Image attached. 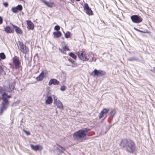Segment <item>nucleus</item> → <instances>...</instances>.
Listing matches in <instances>:
<instances>
[{"mask_svg": "<svg viewBox=\"0 0 155 155\" xmlns=\"http://www.w3.org/2000/svg\"><path fill=\"white\" fill-rule=\"evenodd\" d=\"M26 23L27 25H28V29L32 30L34 29V24L31 21H27Z\"/></svg>", "mask_w": 155, "mask_h": 155, "instance_id": "nucleus-18", "label": "nucleus"}, {"mask_svg": "<svg viewBox=\"0 0 155 155\" xmlns=\"http://www.w3.org/2000/svg\"><path fill=\"white\" fill-rule=\"evenodd\" d=\"M48 74V71L46 69L42 71L40 74L36 78V80L40 81L43 80L44 78Z\"/></svg>", "mask_w": 155, "mask_h": 155, "instance_id": "nucleus-7", "label": "nucleus"}, {"mask_svg": "<svg viewBox=\"0 0 155 155\" xmlns=\"http://www.w3.org/2000/svg\"><path fill=\"white\" fill-rule=\"evenodd\" d=\"M3 22V19L0 16V25L2 24Z\"/></svg>", "mask_w": 155, "mask_h": 155, "instance_id": "nucleus-32", "label": "nucleus"}, {"mask_svg": "<svg viewBox=\"0 0 155 155\" xmlns=\"http://www.w3.org/2000/svg\"><path fill=\"white\" fill-rule=\"evenodd\" d=\"M17 46L18 49L23 54H26L28 52V48L22 42L19 41Z\"/></svg>", "mask_w": 155, "mask_h": 155, "instance_id": "nucleus-5", "label": "nucleus"}, {"mask_svg": "<svg viewBox=\"0 0 155 155\" xmlns=\"http://www.w3.org/2000/svg\"><path fill=\"white\" fill-rule=\"evenodd\" d=\"M120 145L126 147L127 151L130 153H133L137 150L135 144L133 140L124 139L121 140Z\"/></svg>", "mask_w": 155, "mask_h": 155, "instance_id": "nucleus-2", "label": "nucleus"}, {"mask_svg": "<svg viewBox=\"0 0 155 155\" xmlns=\"http://www.w3.org/2000/svg\"><path fill=\"white\" fill-rule=\"evenodd\" d=\"M0 57L1 59H4L5 58L6 56L5 54L2 52L0 54Z\"/></svg>", "mask_w": 155, "mask_h": 155, "instance_id": "nucleus-27", "label": "nucleus"}, {"mask_svg": "<svg viewBox=\"0 0 155 155\" xmlns=\"http://www.w3.org/2000/svg\"><path fill=\"white\" fill-rule=\"evenodd\" d=\"M130 18L134 23H139L142 21L143 19L140 16L137 15H134L131 16Z\"/></svg>", "mask_w": 155, "mask_h": 155, "instance_id": "nucleus-8", "label": "nucleus"}, {"mask_svg": "<svg viewBox=\"0 0 155 155\" xmlns=\"http://www.w3.org/2000/svg\"><path fill=\"white\" fill-rule=\"evenodd\" d=\"M30 146L31 149L35 151H37L39 150H41L42 149V147L39 145H37L35 146L31 144Z\"/></svg>", "mask_w": 155, "mask_h": 155, "instance_id": "nucleus-17", "label": "nucleus"}, {"mask_svg": "<svg viewBox=\"0 0 155 155\" xmlns=\"http://www.w3.org/2000/svg\"><path fill=\"white\" fill-rule=\"evenodd\" d=\"M54 37L55 38H58L61 37L62 35L61 33L59 31L54 32L53 33Z\"/></svg>", "mask_w": 155, "mask_h": 155, "instance_id": "nucleus-21", "label": "nucleus"}, {"mask_svg": "<svg viewBox=\"0 0 155 155\" xmlns=\"http://www.w3.org/2000/svg\"><path fill=\"white\" fill-rule=\"evenodd\" d=\"M23 131L27 135H30V132L27 131L25 130H23Z\"/></svg>", "mask_w": 155, "mask_h": 155, "instance_id": "nucleus-30", "label": "nucleus"}, {"mask_svg": "<svg viewBox=\"0 0 155 155\" xmlns=\"http://www.w3.org/2000/svg\"><path fill=\"white\" fill-rule=\"evenodd\" d=\"M59 50L60 52L64 54H66V51H69L70 49L69 47L67 45H64L63 46L62 48L61 49L59 48Z\"/></svg>", "mask_w": 155, "mask_h": 155, "instance_id": "nucleus-16", "label": "nucleus"}, {"mask_svg": "<svg viewBox=\"0 0 155 155\" xmlns=\"http://www.w3.org/2000/svg\"><path fill=\"white\" fill-rule=\"evenodd\" d=\"M69 55L74 59L76 60L77 59V57L76 55L72 52L69 53Z\"/></svg>", "mask_w": 155, "mask_h": 155, "instance_id": "nucleus-23", "label": "nucleus"}, {"mask_svg": "<svg viewBox=\"0 0 155 155\" xmlns=\"http://www.w3.org/2000/svg\"><path fill=\"white\" fill-rule=\"evenodd\" d=\"M15 87L12 84H10L9 86V91H11L14 89Z\"/></svg>", "mask_w": 155, "mask_h": 155, "instance_id": "nucleus-26", "label": "nucleus"}, {"mask_svg": "<svg viewBox=\"0 0 155 155\" xmlns=\"http://www.w3.org/2000/svg\"><path fill=\"white\" fill-rule=\"evenodd\" d=\"M134 29H135V30H137V31H139V32H142V31L140 30L137 29H136V28H134Z\"/></svg>", "mask_w": 155, "mask_h": 155, "instance_id": "nucleus-39", "label": "nucleus"}, {"mask_svg": "<svg viewBox=\"0 0 155 155\" xmlns=\"http://www.w3.org/2000/svg\"><path fill=\"white\" fill-rule=\"evenodd\" d=\"M4 31L7 33H13L14 32V30L13 29H11V28L9 26L5 28Z\"/></svg>", "mask_w": 155, "mask_h": 155, "instance_id": "nucleus-19", "label": "nucleus"}, {"mask_svg": "<svg viewBox=\"0 0 155 155\" xmlns=\"http://www.w3.org/2000/svg\"><path fill=\"white\" fill-rule=\"evenodd\" d=\"M5 7H7L8 6V3L7 2H5L3 3Z\"/></svg>", "mask_w": 155, "mask_h": 155, "instance_id": "nucleus-34", "label": "nucleus"}, {"mask_svg": "<svg viewBox=\"0 0 155 155\" xmlns=\"http://www.w3.org/2000/svg\"><path fill=\"white\" fill-rule=\"evenodd\" d=\"M81 0H76L77 1H80Z\"/></svg>", "mask_w": 155, "mask_h": 155, "instance_id": "nucleus-41", "label": "nucleus"}, {"mask_svg": "<svg viewBox=\"0 0 155 155\" xmlns=\"http://www.w3.org/2000/svg\"><path fill=\"white\" fill-rule=\"evenodd\" d=\"M84 9L85 11L89 15H92L93 14L92 10L89 8L87 4L85 3L83 6Z\"/></svg>", "mask_w": 155, "mask_h": 155, "instance_id": "nucleus-10", "label": "nucleus"}, {"mask_svg": "<svg viewBox=\"0 0 155 155\" xmlns=\"http://www.w3.org/2000/svg\"><path fill=\"white\" fill-rule=\"evenodd\" d=\"M3 71V69L2 66H0V76Z\"/></svg>", "mask_w": 155, "mask_h": 155, "instance_id": "nucleus-31", "label": "nucleus"}, {"mask_svg": "<svg viewBox=\"0 0 155 155\" xmlns=\"http://www.w3.org/2000/svg\"><path fill=\"white\" fill-rule=\"evenodd\" d=\"M107 116H106V117H105V118H106Z\"/></svg>", "mask_w": 155, "mask_h": 155, "instance_id": "nucleus-42", "label": "nucleus"}, {"mask_svg": "<svg viewBox=\"0 0 155 155\" xmlns=\"http://www.w3.org/2000/svg\"><path fill=\"white\" fill-rule=\"evenodd\" d=\"M23 9V8L21 5H18L16 7H12V8L11 10L15 13H17L18 11H21Z\"/></svg>", "mask_w": 155, "mask_h": 155, "instance_id": "nucleus-12", "label": "nucleus"}, {"mask_svg": "<svg viewBox=\"0 0 155 155\" xmlns=\"http://www.w3.org/2000/svg\"><path fill=\"white\" fill-rule=\"evenodd\" d=\"M71 35V33L69 31H67L64 34L65 37L66 38H68L70 37Z\"/></svg>", "mask_w": 155, "mask_h": 155, "instance_id": "nucleus-25", "label": "nucleus"}, {"mask_svg": "<svg viewBox=\"0 0 155 155\" xmlns=\"http://www.w3.org/2000/svg\"><path fill=\"white\" fill-rule=\"evenodd\" d=\"M78 58L83 61H89L90 62L96 61V58H94V55L92 52L88 54L85 50H82L78 52Z\"/></svg>", "mask_w": 155, "mask_h": 155, "instance_id": "nucleus-3", "label": "nucleus"}, {"mask_svg": "<svg viewBox=\"0 0 155 155\" xmlns=\"http://www.w3.org/2000/svg\"><path fill=\"white\" fill-rule=\"evenodd\" d=\"M5 95H7V94L5 93L2 94V106L0 109V115L3 113L4 110L6 109L9 104L8 99L5 97Z\"/></svg>", "mask_w": 155, "mask_h": 155, "instance_id": "nucleus-4", "label": "nucleus"}, {"mask_svg": "<svg viewBox=\"0 0 155 155\" xmlns=\"http://www.w3.org/2000/svg\"><path fill=\"white\" fill-rule=\"evenodd\" d=\"M60 29V27L59 25H56L55 26L54 28V29L55 30H56L58 31H59V30Z\"/></svg>", "mask_w": 155, "mask_h": 155, "instance_id": "nucleus-28", "label": "nucleus"}, {"mask_svg": "<svg viewBox=\"0 0 155 155\" xmlns=\"http://www.w3.org/2000/svg\"><path fill=\"white\" fill-rule=\"evenodd\" d=\"M109 110L110 109L109 108L106 109V108H104L100 112L99 115V119H101L104 116V114L107 113Z\"/></svg>", "mask_w": 155, "mask_h": 155, "instance_id": "nucleus-13", "label": "nucleus"}, {"mask_svg": "<svg viewBox=\"0 0 155 155\" xmlns=\"http://www.w3.org/2000/svg\"><path fill=\"white\" fill-rule=\"evenodd\" d=\"M60 82L55 79H51L48 82V85H51L52 84L58 85L59 84Z\"/></svg>", "mask_w": 155, "mask_h": 155, "instance_id": "nucleus-15", "label": "nucleus"}, {"mask_svg": "<svg viewBox=\"0 0 155 155\" xmlns=\"http://www.w3.org/2000/svg\"><path fill=\"white\" fill-rule=\"evenodd\" d=\"M116 113V111L115 109L112 110L110 112V115L112 116V118H113Z\"/></svg>", "mask_w": 155, "mask_h": 155, "instance_id": "nucleus-24", "label": "nucleus"}, {"mask_svg": "<svg viewBox=\"0 0 155 155\" xmlns=\"http://www.w3.org/2000/svg\"><path fill=\"white\" fill-rule=\"evenodd\" d=\"M53 101V99L51 96H48L47 99L45 101V103L47 104H51Z\"/></svg>", "mask_w": 155, "mask_h": 155, "instance_id": "nucleus-22", "label": "nucleus"}, {"mask_svg": "<svg viewBox=\"0 0 155 155\" xmlns=\"http://www.w3.org/2000/svg\"><path fill=\"white\" fill-rule=\"evenodd\" d=\"M57 145L60 148H61V149L62 150H65V149H64L62 147H61V146L58 145V144H57Z\"/></svg>", "mask_w": 155, "mask_h": 155, "instance_id": "nucleus-37", "label": "nucleus"}, {"mask_svg": "<svg viewBox=\"0 0 155 155\" xmlns=\"http://www.w3.org/2000/svg\"><path fill=\"white\" fill-rule=\"evenodd\" d=\"M13 63L15 65V69H19L21 66V62L18 58H13Z\"/></svg>", "mask_w": 155, "mask_h": 155, "instance_id": "nucleus-9", "label": "nucleus"}, {"mask_svg": "<svg viewBox=\"0 0 155 155\" xmlns=\"http://www.w3.org/2000/svg\"><path fill=\"white\" fill-rule=\"evenodd\" d=\"M54 103L57 106L58 108L63 110H64V107L61 102L59 100H58L57 99H54Z\"/></svg>", "mask_w": 155, "mask_h": 155, "instance_id": "nucleus-11", "label": "nucleus"}, {"mask_svg": "<svg viewBox=\"0 0 155 155\" xmlns=\"http://www.w3.org/2000/svg\"><path fill=\"white\" fill-rule=\"evenodd\" d=\"M11 25L13 27L15 28V31L17 34L20 35H22L23 34V31L22 30L18 27L12 24H11Z\"/></svg>", "mask_w": 155, "mask_h": 155, "instance_id": "nucleus-14", "label": "nucleus"}, {"mask_svg": "<svg viewBox=\"0 0 155 155\" xmlns=\"http://www.w3.org/2000/svg\"><path fill=\"white\" fill-rule=\"evenodd\" d=\"M5 97H6L7 99L9 98H10L12 97L10 95H8L7 94V95H5Z\"/></svg>", "mask_w": 155, "mask_h": 155, "instance_id": "nucleus-35", "label": "nucleus"}, {"mask_svg": "<svg viewBox=\"0 0 155 155\" xmlns=\"http://www.w3.org/2000/svg\"><path fill=\"white\" fill-rule=\"evenodd\" d=\"M128 60L129 61H132L133 60L132 58H129L128 59Z\"/></svg>", "mask_w": 155, "mask_h": 155, "instance_id": "nucleus-40", "label": "nucleus"}, {"mask_svg": "<svg viewBox=\"0 0 155 155\" xmlns=\"http://www.w3.org/2000/svg\"><path fill=\"white\" fill-rule=\"evenodd\" d=\"M68 60L71 63H73L74 62V61H73L71 58H69L68 59Z\"/></svg>", "mask_w": 155, "mask_h": 155, "instance_id": "nucleus-36", "label": "nucleus"}, {"mask_svg": "<svg viewBox=\"0 0 155 155\" xmlns=\"http://www.w3.org/2000/svg\"><path fill=\"white\" fill-rule=\"evenodd\" d=\"M106 74V72L101 70H97L95 69L92 72L91 75L94 77L102 76Z\"/></svg>", "mask_w": 155, "mask_h": 155, "instance_id": "nucleus-6", "label": "nucleus"}, {"mask_svg": "<svg viewBox=\"0 0 155 155\" xmlns=\"http://www.w3.org/2000/svg\"><path fill=\"white\" fill-rule=\"evenodd\" d=\"M41 1L45 5L50 8L52 7L54 5V3L53 2H48L45 0H41Z\"/></svg>", "mask_w": 155, "mask_h": 155, "instance_id": "nucleus-20", "label": "nucleus"}, {"mask_svg": "<svg viewBox=\"0 0 155 155\" xmlns=\"http://www.w3.org/2000/svg\"><path fill=\"white\" fill-rule=\"evenodd\" d=\"M77 64H73V65L72 66V67H75V66H77Z\"/></svg>", "mask_w": 155, "mask_h": 155, "instance_id": "nucleus-38", "label": "nucleus"}, {"mask_svg": "<svg viewBox=\"0 0 155 155\" xmlns=\"http://www.w3.org/2000/svg\"><path fill=\"white\" fill-rule=\"evenodd\" d=\"M4 91L3 88L2 87L0 86V93L2 94V93Z\"/></svg>", "mask_w": 155, "mask_h": 155, "instance_id": "nucleus-33", "label": "nucleus"}, {"mask_svg": "<svg viewBox=\"0 0 155 155\" xmlns=\"http://www.w3.org/2000/svg\"><path fill=\"white\" fill-rule=\"evenodd\" d=\"M90 130V129L85 128L75 132L73 135L74 140L80 142L87 139V136L88 135L87 133Z\"/></svg>", "mask_w": 155, "mask_h": 155, "instance_id": "nucleus-1", "label": "nucleus"}, {"mask_svg": "<svg viewBox=\"0 0 155 155\" xmlns=\"http://www.w3.org/2000/svg\"><path fill=\"white\" fill-rule=\"evenodd\" d=\"M66 88V87L64 86H62L61 87L60 90L62 91H64Z\"/></svg>", "mask_w": 155, "mask_h": 155, "instance_id": "nucleus-29", "label": "nucleus"}]
</instances>
